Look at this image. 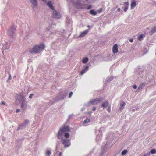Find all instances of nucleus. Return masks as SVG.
<instances>
[{
    "label": "nucleus",
    "mask_w": 156,
    "mask_h": 156,
    "mask_svg": "<svg viewBox=\"0 0 156 156\" xmlns=\"http://www.w3.org/2000/svg\"><path fill=\"white\" fill-rule=\"evenodd\" d=\"M45 48V46L43 44L34 46L33 48L30 50V52L31 54L40 53Z\"/></svg>",
    "instance_id": "1"
},
{
    "label": "nucleus",
    "mask_w": 156,
    "mask_h": 156,
    "mask_svg": "<svg viewBox=\"0 0 156 156\" xmlns=\"http://www.w3.org/2000/svg\"><path fill=\"white\" fill-rule=\"evenodd\" d=\"M69 130V128L68 126H64L62 128H60L58 133V138L61 139L63 134Z\"/></svg>",
    "instance_id": "2"
},
{
    "label": "nucleus",
    "mask_w": 156,
    "mask_h": 156,
    "mask_svg": "<svg viewBox=\"0 0 156 156\" xmlns=\"http://www.w3.org/2000/svg\"><path fill=\"white\" fill-rule=\"evenodd\" d=\"M16 30V28L15 26L12 25L11 27L8 30L7 34L10 37H12L13 36L14 34L15 33Z\"/></svg>",
    "instance_id": "3"
},
{
    "label": "nucleus",
    "mask_w": 156,
    "mask_h": 156,
    "mask_svg": "<svg viewBox=\"0 0 156 156\" xmlns=\"http://www.w3.org/2000/svg\"><path fill=\"white\" fill-rule=\"evenodd\" d=\"M102 98H98L91 100L88 102L89 105H96L99 103Z\"/></svg>",
    "instance_id": "4"
},
{
    "label": "nucleus",
    "mask_w": 156,
    "mask_h": 156,
    "mask_svg": "<svg viewBox=\"0 0 156 156\" xmlns=\"http://www.w3.org/2000/svg\"><path fill=\"white\" fill-rule=\"evenodd\" d=\"M62 142L65 148L68 147L70 145V141L68 140L63 139H62Z\"/></svg>",
    "instance_id": "5"
},
{
    "label": "nucleus",
    "mask_w": 156,
    "mask_h": 156,
    "mask_svg": "<svg viewBox=\"0 0 156 156\" xmlns=\"http://www.w3.org/2000/svg\"><path fill=\"white\" fill-rule=\"evenodd\" d=\"M22 99L21 100L22 102L21 104V107L23 109H26L27 107V104L26 102V98L23 97H22Z\"/></svg>",
    "instance_id": "6"
},
{
    "label": "nucleus",
    "mask_w": 156,
    "mask_h": 156,
    "mask_svg": "<svg viewBox=\"0 0 156 156\" xmlns=\"http://www.w3.org/2000/svg\"><path fill=\"white\" fill-rule=\"evenodd\" d=\"M53 16L54 18L57 19H59L61 17L60 14L55 10H53Z\"/></svg>",
    "instance_id": "7"
},
{
    "label": "nucleus",
    "mask_w": 156,
    "mask_h": 156,
    "mask_svg": "<svg viewBox=\"0 0 156 156\" xmlns=\"http://www.w3.org/2000/svg\"><path fill=\"white\" fill-rule=\"evenodd\" d=\"M9 45L7 43L5 42L3 45V48H2V52L3 54H4V51L6 52V51L7 50H8L9 48Z\"/></svg>",
    "instance_id": "8"
},
{
    "label": "nucleus",
    "mask_w": 156,
    "mask_h": 156,
    "mask_svg": "<svg viewBox=\"0 0 156 156\" xmlns=\"http://www.w3.org/2000/svg\"><path fill=\"white\" fill-rule=\"evenodd\" d=\"M29 121L27 120H26L24 121V122L20 125L19 127L18 128V129H19L20 128H22V127H25L27 125L28 123H29Z\"/></svg>",
    "instance_id": "9"
},
{
    "label": "nucleus",
    "mask_w": 156,
    "mask_h": 156,
    "mask_svg": "<svg viewBox=\"0 0 156 156\" xmlns=\"http://www.w3.org/2000/svg\"><path fill=\"white\" fill-rule=\"evenodd\" d=\"M129 3L128 2H125L124 3V8H122V9H123V10L124 12H126L127 11L129 6Z\"/></svg>",
    "instance_id": "10"
},
{
    "label": "nucleus",
    "mask_w": 156,
    "mask_h": 156,
    "mask_svg": "<svg viewBox=\"0 0 156 156\" xmlns=\"http://www.w3.org/2000/svg\"><path fill=\"white\" fill-rule=\"evenodd\" d=\"M109 105V101L108 100L106 101L105 102L102 103L101 107L103 109L107 107Z\"/></svg>",
    "instance_id": "11"
},
{
    "label": "nucleus",
    "mask_w": 156,
    "mask_h": 156,
    "mask_svg": "<svg viewBox=\"0 0 156 156\" xmlns=\"http://www.w3.org/2000/svg\"><path fill=\"white\" fill-rule=\"evenodd\" d=\"M89 32L88 30H86L82 32L79 36V37H84Z\"/></svg>",
    "instance_id": "12"
},
{
    "label": "nucleus",
    "mask_w": 156,
    "mask_h": 156,
    "mask_svg": "<svg viewBox=\"0 0 156 156\" xmlns=\"http://www.w3.org/2000/svg\"><path fill=\"white\" fill-rule=\"evenodd\" d=\"M113 51L114 53H116L118 51V45L117 44L114 45L113 47Z\"/></svg>",
    "instance_id": "13"
},
{
    "label": "nucleus",
    "mask_w": 156,
    "mask_h": 156,
    "mask_svg": "<svg viewBox=\"0 0 156 156\" xmlns=\"http://www.w3.org/2000/svg\"><path fill=\"white\" fill-rule=\"evenodd\" d=\"M33 6L36 7L37 5V0H30Z\"/></svg>",
    "instance_id": "14"
},
{
    "label": "nucleus",
    "mask_w": 156,
    "mask_h": 156,
    "mask_svg": "<svg viewBox=\"0 0 156 156\" xmlns=\"http://www.w3.org/2000/svg\"><path fill=\"white\" fill-rule=\"evenodd\" d=\"M89 67L88 66H86V67L81 72L80 74L81 75L84 74L88 70Z\"/></svg>",
    "instance_id": "15"
},
{
    "label": "nucleus",
    "mask_w": 156,
    "mask_h": 156,
    "mask_svg": "<svg viewBox=\"0 0 156 156\" xmlns=\"http://www.w3.org/2000/svg\"><path fill=\"white\" fill-rule=\"evenodd\" d=\"M137 4L135 1H133L132 2L131 4V9H133L135 7Z\"/></svg>",
    "instance_id": "16"
},
{
    "label": "nucleus",
    "mask_w": 156,
    "mask_h": 156,
    "mask_svg": "<svg viewBox=\"0 0 156 156\" xmlns=\"http://www.w3.org/2000/svg\"><path fill=\"white\" fill-rule=\"evenodd\" d=\"M47 5L51 9H52L53 10H54V7L52 5L51 2L50 1L48 2L47 3Z\"/></svg>",
    "instance_id": "17"
},
{
    "label": "nucleus",
    "mask_w": 156,
    "mask_h": 156,
    "mask_svg": "<svg viewBox=\"0 0 156 156\" xmlns=\"http://www.w3.org/2000/svg\"><path fill=\"white\" fill-rule=\"evenodd\" d=\"M126 104L124 102H123L122 103H121L120 105V111H122V110L123 109L125 106V105Z\"/></svg>",
    "instance_id": "18"
},
{
    "label": "nucleus",
    "mask_w": 156,
    "mask_h": 156,
    "mask_svg": "<svg viewBox=\"0 0 156 156\" xmlns=\"http://www.w3.org/2000/svg\"><path fill=\"white\" fill-rule=\"evenodd\" d=\"M88 61V58L87 57H86L84 58L82 60V62L83 63H87Z\"/></svg>",
    "instance_id": "19"
},
{
    "label": "nucleus",
    "mask_w": 156,
    "mask_h": 156,
    "mask_svg": "<svg viewBox=\"0 0 156 156\" xmlns=\"http://www.w3.org/2000/svg\"><path fill=\"white\" fill-rule=\"evenodd\" d=\"M155 32H156V30L154 27L150 32V34L151 35H152Z\"/></svg>",
    "instance_id": "20"
},
{
    "label": "nucleus",
    "mask_w": 156,
    "mask_h": 156,
    "mask_svg": "<svg viewBox=\"0 0 156 156\" xmlns=\"http://www.w3.org/2000/svg\"><path fill=\"white\" fill-rule=\"evenodd\" d=\"M51 154L50 150H47L46 151L45 154L46 156H49Z\"/></svg>",
    "instance_id": "21"
},
{
    "label": "nucleus",
    "mask_w": 156,
    "mask_h": 156,
    "mask_svg": "<svg viewBox=\"0 0 156 156\" xmlns=\"http://www.w3.org/2000/svg\"><path fill=\"white\" fill-rule=\"evenodd\" d=\"M90 13L93 15H95L96 14L97 12L94 11L93 10H91L90 11Z\"/></svg>",
    "instance_id": "22"
},
{
    "label": "nucleus",
    "mask_w": 156,
    "mask_h": 156,
    "mask_svg": "<svg viewBox=\"0 0 156 156\" xmlns=\"http://www.w3.org/2000/svg\"><path fill=\"white\" fill-rule=\"evenodd\" d=\"M90 122V119L89 118H87L83 122V124H86Z\"/></svg>",
    "instance_id": "23"
},
{
    "label": "nucleus",
    "mask_w": 156,
    "mask_h": 156,
    "mask_svg": "<svg viewBox=\"0 0 156 156\" xmlns=\"http://www.w3.org/2000/svg\"><path fill=\"white\" fill-rule=\"evenodd\" d=\"M150 152L151 154H154L156 153V150L154 149H153L151 150Z\"/></svg>",
    "instance_id": "24"
},
{
    "label": "nucleus",
    "mask_w": 156,
    "mask_h": 156,
    "mask_svg": "<svg viewBox=\"0 0 156 156\" xmlns=\"http://www.w3.org/2000/svg\"><path fill=\"white\" fill-rule=\"evenodd\" d=\"M144 36V35L141 34L138 37V40L141 41L143 39V36Z\"/></svg>",
    "instance_id": "25"
},
{
    "label": "nucleus",
    "mask_w": 156,
    "mask_h": 156,
    "mask_svg": "<svg viewBox=\"0 0 156 156\" xmlns=\"http://www.w3.org/2000/svg\"><path fill=\"white\" fill-rule=\"evenodd\" d=\"M128 152V151L127 150H124L123 151H122V155H125L127 153V152Z\"/></svg>",
    "instance_id": "26"
},
{
    "label": "nucleus",
    "mask_w": 156,
    "mask_h": 156,
    "mask_svg": "<svg viewBox=\"0 0 156 156\" xmlns=\"http://www.w3.org/2000/svg\"><path fill=\"white\" fill-rule=\"evenodd\" d=\"M65 137L66 138H68L69 137V133H66L65 134Z\"/></svg>",
    "instance_id": "27"
},
{
    "label": "nucleus",
    "mask_w": 156,
    "mask_h": 156,
    "mask_svg": "<svg viewBox=\"0 0 156 156\" xmlns=\"http://www.w3.org/2000/svg\"><path fill=\"white\" fill-rule=\"evenodd\" d=\"M113 77H111L109 78L107 80V81L108 82H110L113 79Z\"/></svg>",
    "instance_id": "28"
},
{
    "label": "nucleus",
    "mask_w": 156,
    "mask_h": 156,
    "mask_svg": "<svg viewBox=\"0 0 156 156\" xmlns=\"http://www.w3.org/2000/svg\"><path fill=\"white\" fill-rule=\"evenodd\" d=\"M143 85H144V84H141V85H140L139 86L138 89L143 88V87H144Z\"/></svg>",
    "instance_id": "29"
},
{
    "label": "nucleus",
    "mask_w": 156,
    "mask_h": 156,
    "mask_svg": "<svg viewBox=\"0 0 156 156\" xmlns=\"http://www.w3.org/2000/svg\"><path fill=\"white\" fill-rule=\"evenodd\" d=\"M73 93L72 92H71L70 93L69 96V98H70L71 97V96H72V95H73Z\"/></svg>",
    "instance_id": "30"
},
{
    "label": "nucleus",
    "mask_w": 156,
    "mask_h": 156,
    "mask_svg": "<svg viewBox=\"0 0 156 156\" xmlns=\"http://www.w3.org/2000/svg\"><path fill=\"white\" fill-rule=\"evenodd\" d=\"M103 128H101L99 130V132L100 133V134L101 135V136H102V133L101 132V130L103 129Z\"/></svg>",
    "instance_id": "31"
},
{
    "label": "nucleus",
    "mask_w": 156,
    "mask_h": 156,
    "mask_svg": "<svg viewBox=\"0 0 156 156\" xmlns=\"http://www.w3.org/2000/svg\"><path fill=\"white\" fill-rule=\"evenodd\" d=\"M73 115V114H71V115H69V117H68V119H70Z\"/></svg>",
    "instance_id": "32"
},
{
    "label": "nucleus",
    "mask_w": 156,
    "mask_h": 156,
    "mask_svg": "<svg viewBox=\"0 0 156 156\" xmlns=\"http://www.w3.org/2000/svg\"><path fill=\"white\" fill-rule=\"evenodd\" d=\"M33 94H30L29 97V98L30 99L31 98L32 96H33Z\"/></svg>",
    "instance_id": "33"
},
{
    "label": "nucleus",
    "mask_w": 156,
    "mask_h": 156,
    "mask_svg": "<svg viewBox=\"0 0 156 156\" xmlns=\"http://www.w3.org/2000/svg\"><path fill=\"white\" fill-rule=\"evenodd\" d=\"M92 8V5H90L88 7V9H89L91 8Z\"/></svg>",
    "instance_id": "34"
},
{
    "label": "nucleus",
    "mask_w": 156,
    "mask_h": 156,
    "mask_svg": "<svg viewBox=\"0 0 156 156\" xmlns=\"http://www.w3.org/2000/svg\"><path fill=\"white\" fill-rule=\"evenodd\" d=\"M137 88V86L136 85H134L133 86V88L134 89H136Z\"/></svg>",
    "instance_id": "35"
},
{
    "label": "nucleus",
    "mask_w": 156,
    "mask_h": 156,
    "mask_svg": "<svg viewBox=\"0 0 156 156\" xmlns=\"http://www.w3.org/2000/svg\"><path fill=\"white\" fill-rule=\"evenodd\" d=\"M11 75L10 74L9 76V78H8V80H10L11 79Z\"/></svg>",
    "instance_id": "36"
},
{
    "label": "nucleus",
    "mask_w": 156,
    "mask_h": 156,
    "mask_svg": "<svg viewBox=\"0 0 156 156\" xmlns=\"http://www.w3.org/2000/svg\"><path fill=\"white\" fill-rule=\"evenodd\" d=\"M129 41L130 42H133V39H130L129 40Z\"/></svg>",
    "instance_id": "37"
},
{
    "label": "nucleus",
    "mask_w": 156,
    "mask_h": 156,
    "mask_svg": "<svg viewBox=\"0 0 156 156\" xmlns=\"http://www.w3.org/2000/svg\"><path fill=\"white\" fill-rule=\"evenodd\" d=\"M110 109H111V108H110V107H109L108 108L107 110H108V112H109V111L110 110Z\"/></svg>",
    "instance_id": "38"
},
{
    "label": "nucleus",
    "mask_w": 156,
    "mask_h": 156,
    "mask_svg": "<svg viewBox=\"0 0 156 156\" xmlns=\"http://www.w3.org/2000/svg\"><path fill=\"white\" fill-rule=\"evenodd\" d=\"M20 109H17V110H16V112L17 113H18V112H20Z\"/></svg>",
    "instance_id": "39"
},
{
    "label": "nucleus",
    "mask_w": 156,
    "mask_h": 156,
    "mask_svg": "<svg viewBox=\"0 0 156 156\" xmlns=\"http://www.w3.org/2000/svg\"><path fill=\"white\" fill-rule=\"evenodd\" d=\"M2 105H5V103L4 101H2Z\"/></svg>",
    "instance_id": "40"
},
{
    "label": "nucleus",
    "mask_w": 156,
    "mask_h": 156,
    "mask_svg": "<svg viewBox=\"0 0 156 156\" xmlns=\"http://www.w3.org/2000/svg\"><path fill=\"white\" fill-rule=\"evenodd\" d=\"M117 10L118 12H119L120 11V9L119 8L117 9Z\"/></svg>",
    "instance_id": "41"
},
{
    "label": "nucleus",
    "mask_w": 156,
    "mask_h": 156,
    "mask_svg": "<svg viewBox=\"0 0 156 156\" xmlns=\"http://www.w3.org/2000/svg\"><path fill=\"white\" fill-rule=\"evenodd\" d=\"M96 108L94 107V108H93L92 110H93V111H95V110H96Z\"/></svg>",
    "instance_id": "42"
},
{
    "label": "nucleus",
    "mask_w": 156,
    "mask_h": 156,
    "mask_svg": "<svg viewBox=\"0 0 156 156\" xmlns=\"http://www.w3.org/2000/svg\"><path fill=\"white\" fill-rule=\"evenodd\" d=\"M62 153H61V152H60V153H59V156H61V155H62Z\"/></svg>",
    "instance_id": "43"
},
{
    "label": "nucleus",
    "mask_w": 156,
    "mask_h": 156,
    "mask_svg": "<svg viewBox=\"0 0 156 156\" xmlns=\"http://www.w3.org/2000/svg\"><path fill=\"white\" fill-rule=\"evenodd\" d=\"M87 27H88L89 28H90V26H89V25H88V26H87Z\"/></svg>",
    "instance_id": "44"
},
{
    "label": "nucleus",
    "mask_w": 156,
    "mask_h": 156,
    "mask_svg": "<svg viewBox=\"0 0 156 156\" xmlns=\"http://www.w3.org/2000/svg\"><path fill=\"white\" fill-rule=\"evenodd\" d=\"M144 156H146V154H144Z\"/></svg>",
    "instance_id": "45"
},
{
    "label": "nucleus",
    "mask_w": 156,
    "mask_h": 156,
    "mask_svg": "<svg viewBox=\"0 0 156 156\" xmlns=\"http://www.w3.org/2000/svg\"><path fill=\"white\" fill-rule=\"evenodd\" d=\"M46 31H48V29H47Z\"/></svg>",
    "instance_id": "46"
},
{
    "label": "nucleus",
    "mask_w": 156,
    "mask_h": 156,
    "mask_svg": "<svg viewBox=\"0 0 156 156\" xmlns=\"http://www.w3.org/2000/svg\"><path fill=\"white\" fill-rule=\"evenodd\" d=\"M44 2L46 1V0H42Z\"/></svg>",
    "instance_id": "47"
},
{
    "label": "nucleus",
    "mask_w": 156,
    "mask_h": 156,
    "mask_svg": "<svg viewBox=\"0 0 156 156\" xmlns=\"http://www.w3.org/2000/svg\"><path fill=\"white\" fill-rule=\"evenodd\" d=\"M98 136H97V137H96V138H97V139H98Z\"/></svg>",
    "instance_id": "48"
},
{
    "label": "nucleus",
    "mask_w": 156,
    "mask_h": 156,
    "mask_svg": "<svg viewBox=\"0 0 156 156\" xmlns=\"http://www.w3.org/2000/svg\"><path fill=\"white\" fill-rule=\"evenodd\" d=\"M101 10H102V9L101 8Z\"/></svg>",
    "instance_id": "49"
}]
</instances>
